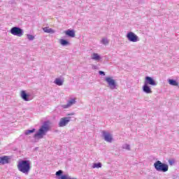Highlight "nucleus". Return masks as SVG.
Segmentation results:
<instances>
[{
	"label": "nucleus",
	"instance_id": "3",
	"mask_svg": "<svg viewBox=\"0 0 179 179\" xmlns=\"http://www.w3.org/2000/svg\"><path fill=\"white\" fill-rule=\"evenodd\" d=\"M154 167L157 171H162V173H166V171H169V165L162 163L161 161H156L154 163Z\"/></svg>",
	"mask_w": 179,
	"mask_h": 179
},
{
	"label": "nucleus",
	"instance_id": "9",
	"mask_svg": "<svg viewBox=\"0 0 179 179\" xmlns=\"http://www.w3.org/2000/svg\"><path fill=\"white\" fill-rule=\"evenodd\" d=\"M144 83H145V85H150V86L157 85V83H156V80H155L153 78L149 77V76L145 77V80Z\"/></svg>",
	"mask_w": 179,
	"mask_h": 179
},
{
	"label": "nucleus",
	"instance_id": "20",
	"mask_svg": "<svg viewBox=\"0 0 179 179\" xmlns=\"http://www.w3.org/2000/svg\"><path fill=\"white\" fill-rule=\"evenodd\" d=\"M103 165L101 164V162H99V163H94L93 165H92V169H101V167Z\"/></svg>",
	"mask_w": 179,
	"mask_h": 179
},
{
	"label": "nucleus",
	"instance_id": "25",
	"mask_svg": "<svg viewBox=\"0 0 179 179\" xmlns=\"http://www.w3.org/2000/svg\"><path fill=\"white\" fill-rule=\"evenodd\" d=\"M168 162H169L170 166H173V164H174V163H176V160H174V159H169Z\"/></svg>",
	"mask_w": 179,
	"mask_h": 179
},
{
	"label": "nucleus",
	"instance_id": "4",
	"mask_svg": "<svg viewBox=\"0 0 179 179\" xmlns=\"http://www.w3.org/2000/svg\"><path fill=\"white\" fill-rule=\"evenodd\" d=\"M10 33L13 34V36H17V37H22V36L24 34L23 29L19 27H12L10 30Z\"/></svg>",
	"mask_w": 179,
	"mask_h": 179
},
{
	"label": "nucleus",
	"instance_id": "19",
	"mask_svg": "<svg viewBox=\"0 0 179 179\" xmlns=\"http://www.w3.org/2000/svg\"><path fill=\"white\" fill-rule=\"evenodd\" d=\"M43 30L45 33H51L53 34V33H55V31L52 29H50L48 27H44L43 28Z\"/></svg>",
	"mask_w": 179,
	"mask_h": 179
},
{
	"label": "nucleus",
	"instance_id": "7",
	"mask_svg": "<svg viewBox=\"0 0 179 179\" xmlns=\"http://www.w3.org/2000/svg\"><path fill=\"white\" fill-rule=\"evenodd\" d=\"M127 38L129 41H131L132 43H136V41H139V37L135 34V33L130 31L127 34Z\"/></svg>",
	"mask_w": 179,
	"mask_h": 179
},
{
	"label": "nucleus",
	"instance_id": "17",
	"mask_svg": "<svg viewBox=\"0 0 179 179\" xmlns=\"http://www.w3.org/2000/svg\"><path fill=\"white\" fill-rule=\"evenodd\" d=\"M168 82L171 86H178V82L176 80L169 79Z\"/></svg>",
	"mask_w": 179,
	"mask_h": 179
},
{
	"label": "nucleus",
	"instance_id": "1",
	"mask_svg": "<svg viewBox=\"0 0 179 179\" xmlns=\"http://www.w3.org/2000/svg\"><path fill=\"white\" fill-rule=\"evenodd\" d=\"M17 167L20 173L29 176V173L31 170V162L30 160H21L18 162Z\"/></svg>",
	"mask_w": 179,
	"mask_h": 179
},
{
	"label": "nucleus",
	"instance_id": "6",
	"mask_svg": "<svg viewBox=\"0 0 179 179\" xmlns=\"http://www.w3.org/2000/svg\"><path fill=\"white\" fill-rule=\"evenodd\" d=\"M71 120H72L71 117H62L59 122V127H66L69 122H71Z\"/></svg>",
	"mask_w": 179,
	"mask_h": 179
},
{
	"label": "nucleus",
	"instance_id": "26",
	"mask_svg": "<svg viewBox=\"0 0 179 179\" xmlns=\"http://www.w3.org/2000/svg\"><path fill=\"white\" fill-rule=\"evenodd\" d=\"M99 74L102 76H106V73L104 71H99Z\"/></svg>",
	"mask_w": 179,
	"mask_h": 179
},
{
	"label": "nucleus",
	"instance_id": "5",
	"mask_svg": "<svg viewBox=\"0 0 179 179\" xmlns=\"http://www.w3.org/2000/svg\"><path fill=\"white\" fill-rule=\"evenodd\" d=\"M105 80L108 83L111 90H115V89H117V83H115V80L113 79V78L106 77Z\"/></svg>",
	"mask_w": 179,
	"mask_h": 179
},
{
	"label": "nucleus",
	"instance_id": "2",
	"mask_svg": "<svg viewBox=\"0 0 179 179\" xmlns=\"http://www.w3.org/2000/svg\"><path fill=\"white\" fill-rule=\"evenodd\" d=\"M49 129L50 127H48V122H44L38 131L34 135V138H35V139H43V138H44L47 134V132H48Z\"/></svg>",
	"mask_w": 179,
	"mask_h": 179
},
{
	"label": "nucleus",
	"instance_id": "14",
	"mask_svg": "<svg viewBox=\"0 0 179 179\" xmlns=\"http://www.w3.org/2000/svg\"><path fill=\"white\" fill-rule=\"evenodd\" d=\"M64 33L66 36H68V37H75V31L73 29H68L65 31Z\"/></svg>",
	"mask_w": 179,
	"mask_h": 179
},
{
	"label": "nucleus",
	"instance_id": "27",
	"mask_svg": "<svg viewBox=\"0 0 179 179\" xmlns=\"http://www.w3.org/2000/svg\"><path fill=\"white\" fill-rule=\"evenodd\" d=\"M92 69H97V66H92Z\"/></svg>",
	"mask_w": 179,
	"mask_h": 179
},
{
	"label": "nucleus",
	"instance_id": "22",
	"mask_svg": "<svg viewBox=\"0 0 179 179\" xmlns=\"http://www.w3.org/2000/svg\"><path fill=\"white\" fill-rule=\"evenodd\" d=\"M36 132V129H32L31 130H26L24 131L25 135H30V134H33Z\"/></svg>",
	"mask_w": 179,
	"mask_h": 179
},
{
	"label": "nucleus",
	"instance_id": "13",
	"mask_svg": "<svg viewBox=\"0 0 179 179\" xmlns=\"http://www.w3.org/2000/svg\"><path fill=\"white\" fill-rule=\"evenodd\" d=\"M9 159V157L6 155L0 157V164H8Z\"/></svg>",
	"mask_w": 179,
	"mask_h": 179
},
{
	"label": "nucleus",
	"instance_id": "8",
	"mask_svg": "<svg viewBox=\"0 0 179 179\" xmlns=\"http://www.w3.org/2000/svg\"><path fill=\"white\" fill-rule=\"evenodd\" d=\"M102 136L106 141V142H108L109 143H111L113 142V136L111 134L106 131H102Z\"/></svg>",
	"mask_w": 179,
	"mask_h": 179
},
{
	"label": "nucleus",
	"instance_id": "16",
	"mask_svg": "<svg viewBox=\"0 0 179 179\" xmlns=\"http://www.w3.org/2000/svg\"><path fill=\"white\" fill-rule=\"evenodd\" d=\"M92 59H94L95 61H100L101 57L97 53H93L92 55Z\"/></svg>",
	"mask_w": 179,
	"mask_h": 179
},
{
	"label": "nucleus",
	"instance_id": "18",
	"mask_svg": "<svg viewBox=\"0 0 179 179\" xmlns=\"http://www.w3.org/2000/svg\"><path fill=\"white\" fill-rule=\"evenodd\" d=\"M59 43L61 44V45H62L63 47H65L66 45H69V41L65 40V39H60Z\"/></svg>",
	"mask_w": 179,
	"mask_h": 179
},
{
	"label": "nucleus",
	"instance_id": "21",
	"mask_svg": "<svg viewBox=\"0 0 179 179\" xmlns=\"http://www.w3.org/2000/svg\"><path fill=\"white\" fill-rule=\"evenodd\" d=\"M101 44H103V45H107L110 41L107 38H103L101 41Z\"/></svg>",
	"mask_w": 179,
	"mask_h": 179
},
{
	"label": "nucleus",
	"instance_id": "12",
	"mask_svg": "<svg viewBox=\"0 0 179 179\" xmlns=\"http://www.w3.org/2000/svg\"><path fill=\"white\" fill-rule=\"evenodd\" d=\"M76 103V99L73 98L69 100L66 105H63V108H69V107Z\"/></svg>",
	"mask_w": 179,
	"mask_h": 179
},
{
	"label": "nucleus",
	"instance_id": "24",
	"mask_svg": "<svg viewBox=\"0 0 179 179\" xmlns=\"http://www.w3.org/2000/svg\"><path fill=\"white\" fill-rule=\"evenodd\" d=\"M27 38H28V40L31 41L34 40V36H33L31 34H27Z\"/></svg>",
	"mask_w": 179,
	"mask_h": 179
},
{
	"label": "nucleus",
	"instance_id": "15",
	"mask_svg": "<svg viewBox=\"0 0 179 179\" xmlns=\"http://www.w3.org/2000/svg\"><path fill=\"white\" fill-rule=\"evenodd\" d=\"M54 83L57 86H62V85H64V80L61 78H56L54 81Z\"/></svg>",
	"mask_w": 179,
	"mask_h": 179
},
{
	"label": "nucleus",
	"instance_id": "11",
	"mask_svg": "<svg viewBox=\"0 0 179 179\" xmlns=\"http://www.w3.org/2000/svg\"><path fill=\"white\" fill-rule=\"evenodd\" d=\"M143 92H144V93H146L147 94H150L152 93V89L150 88V87L148 84H145V83L143 86Z\"/></svg>",
	"mask_w": 179,
	"mask_h": 179
},
{
	"label": "nucleus",
	"instance_id": "23",
	"mask_svg": "<svg viewBox=\"0 0 179 179\" xmlns=\"http://www.w3.org/2000/svg\"><path fill=\"white\" fill-rule=\"evenodd\" d=\"M122 149H126V150H131V145H129V144H124L122 145Z\"/></svg>",
	"mask_w": 179,
	"mask_h": 179
},
{
	"label": "nucleus",
	"instance_id": "10",
	"mask_svg": "<svg viewBox=\"0 0 179 179\" xmlns=\"http://www.w3.org/2000/svg\"><path fill=\"white\" fill-rule=\"evenodd\" d=\"M20 96L24 101H30V94H27L25 90L21 91Z\"/></svg>",
	"mask_w": 179,
	"mask_h": 179
}]
</instances>
